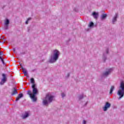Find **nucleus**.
<instances>
[{"mask_svg": "<svg viewBox=\"0 0 124 124\" xmlns=\"http://www.w3.org/2000/svg\"><path fill=\"white\" fill-rule=\"evenodd\" d=\"M32 93L31 94V91L29 90L27 91V94L30 96V97L31 98L33 102H36L37 101V98L35 96L36 94H38V89L35 87V85H33L32 86Z\"/></svg>", "mask_w": 124, "mask_h": 124, "instance_id": "obj_1", "label": "nucleus"}, {"mask_svg": "<svg viewBox=\"0 0 124 124\" xmlns=\"http://www.w3.org/2000/svg\"><path fill=\"white\" fill-rule=\"evenodd\" d=\"M60 51L55 49L53 50V53L51 55L50 59L49 60V62L50 63H54L56 62L59 60V57H60Z\"/></svg>", "mask_w": 124, "mask_h": 124, "instance_id": "obj_2", "label": "nucleus"}, {"mask_svg": "<svg viewBox=\"0 0 124 124\" xmlns=\"http://www.w3.org/2000/svg\"><path fill=\"white\" fill-rule=\"evenodd\" d=\"M55 96L54 95H51V94H47L43 100V104L45 106H48L50 103H52L54 100V98Z\"/></svg>", "mask_w": 124, "mask_h": 124, "instance_id": "obj_3", "label": "nucleus"}, {"mask_svg": "<svg viewBox=\"0 0 124 124\" xmlns=\"http://www.w3.org/2000/svg\"><path fill=\"white\" fill-rule=\"evenodd\" d=\"M117 94L119 95L118 100L122 99L124 96V81H121L119 86V89L117 92Z\"/></svg>", "mask_w": 124, "mask_h": 124, "instance_id": "obj_4", "label": "nucleus"}, {"mask_svg": "<svg viewBox=\"0 0 124 124\" xmlns=\"http://www.w3.org/2000/svg\"><path fill=\"white\" fill-rule=\"evenodd\" d=\"M2 78L0 82V85H3L5 82L7 80V78L6 77V75L5 74H2Z\"/></svg>", "mask_w": 124, "mask_h": 124, "instance_id": "obj_5", "label": "nucleus"}, {"mask_svg": "<svg viewBox=\"0 0 124 124\" xmlns=\"http://www.w3.org/2000/svg\"><path fill=\"white\" fill-rule=\"evenodd\" d=\"M110 107H111V104L109 102H107L104 107H103V111L104 112H106V111H107V110H108Z\"/></svg>", "mask_w": 124, "mask_h": 124, "instance_id": "obj_6", "label": "nucleus"}, {"mask_svg": "<svg viewBox=\"0 0 124 124\" xmlns=\"http://www.w3.org/2000/svg\"><path fill=\"white\" fill-rule=\"evenodd\" d=\"M119 17V14L118 13H115L114 17L112 18L111 20L112 23L113 25H115V23L116 22H117L118 18Z\"/></svg>", "mask_w": 124, "mask_h": 124, "instance_id": "obj_7", "label": "nucleus"}, {"mask_svg": "<svg viewBox=\"0 0 124 124\" xmlns=\"http://www.w3.org/2000/svg\"><path fill=\"white\" fill-rule=\"evenodd\" d=\"M112 70H113L112 69H109L108 71L105 72L104 73L102 74V77H104V76H106L107 77L111 72H112Z\"/></svg>", "mask_w": 124, "mask_h": 124, "instance_id": "obj_8", "label": "nucleus"}, {"mask_svg": "<svg viewBox=\"0 0 124 124\" xmlns=\"http://www.w3.org/2000/svg\"><path fill=\"white\" fill-rule=\"evenodd\" d=\"M18 92L17 91V87H13L12 90L11 95H15V94H17Z\"/></svg>", "mask_w": 124, "mask_h": 124, "instance_id": "obj_9", "label": "nucleus"}, {"mask_svg": "<svg viewBox=\"0 0 124 124\" xmlns=\"http://www.w3.org/2000/svg\"><path fill=\"white\" fill-rule=\"evenodd\" d=\"M24 97V94L22 93H19L18 96L16 98V101H18L20 98Z\"/></svg>", "mask_w": 124, "mask_h": 124, "instance_id": "obj_10", "label": "nucleus"}, {"mask_svg": "<svg viewBox=\"0 0 124 124\" xmlns=\"http://www.w3.org/2000/svg\"><path fill=\"white\" fill-rule=\"evenodd\" d=\"M30 116V113L28 111H26L24 115H22V119H25L28 118Z\"/></svg>", "mask_w": 124, "mask_h": 124, "instance_id": "obj_11", "label": "nucleus"}, {"mask_svg": "<svg viewBox=\"0 0 124 124\" xmlns=\"http://www.w3.org/2000/svg\"><path fill=\"white\" fill-rule=\"evenodd\" d=\"M92 16L94 19H97V18H98V13L93 12L92 14Z\"/></svg>", "mask_w": 124, "mask_h": 124, "instance_id": "obj_12", "label": "nucleus"}, {"mask_svg": "<svg viewBox=\"0 0 124 124\" xmlns=\"http://www.w3.org/2000/svg\"><path fill=\"white\" fill-rule=\"evenodd\" d=\"M2 55H3V52L0 51V60L2 62L3 64H5V63H4V61L3 60V58L1 57V56H2Z\"/></svg>", "mask_w": 124, "mask_h": 124, "instance_id": "obj_13", "label": "nucleus"}, {"mask_svg": "<svg viewBox=\"0 0 124 124\" xmlns=\"http://www.w3.org/2000/svg\"><path fill=\"white\" fill-rule=\"evenodd\" d=\"M106 18H107V14H103L101 16V21L105 20Z\"/></svg>", "mask_w": 124, "mask_h": 124, "instance_id": "obj_14", "label": "nucleus"}, {"mask_svg": "<svg viewBox=\"0 0 124 124\" xmlns=\"http://www.w3.org/2000/svg\"><path fill=\"white\" fill-rule=\"evenodd\" d=\"M31 81V84H32V86H31V87H32V85H35V87L36 88V89H37V87H36V84H35L34 83H35V81H34V78H31L30 80Z\"/></svg>", "mask_w": 124, "mask_h": 124, "instance_id": "obj_15", "label": "nucleus"}, {"mask_svg": "<svg viewBox=\"0 0 124 124\" xmlns=\"http://www.w3.org/2000/svg\"><path fill=\"white\" fill-rule=\"evenodd\" d=\"M102 60L104 62H106V60H107V55H106L105 53H103Z\"/></svg>", "mask_w": 124, "mask_h": 124, "instance_id": "obj_16", "label": "nucleus"}, {"mask_svg": "<svg viewBox=\"0 0 124 124\" xmlns=\"http://www.w3.org/2000/svg\"><path fill=\"white\" fill-rule=\"evenodd\" d=\"M86 95H84V94H80L78 96V98L79 100H82Z\"/></svg>", "mask_w": 124, "mask_h": 124, "instance_id": "obj_17", "label": "nucleus"}, {"mask_svg": "<svg viewBox=\"0 0 124 124\" xmlns=\"http://www.w3.org/2000/svg\"><path fill=\"white\" fill-rule=\"evenodd\" d=\"M10 23V21H9V19H6L5 21L4 25L9 26Z\"/></svg>", "mask_w": 124, "mask_h": 124, "instance_id": "obj_18", "label": "nucleus"}, {"mask_svg": "<svg viewBox=\"0 0 124 124\" xmlns=\"http://www.w3.org/2000/svg\"><path fill=\"white\" fill-rule=\"evenodd\" d=\"M115 90V86H112L110 88V91H109V93L111 94L113 93V91Z\"/></svg>", "mask_w": 124, "mask_h": 124, "instance_id": "obj_19", "label": "nucleus"}, {"mask_svg": "<svg viewBox=\"0 0 124 124\" xmlns=\"http://www.w3.org/2000/svg\"><path fill=\"white\" fill-rule=\"evenodd\" d=\"M25 76H28V71L26 70V69H23L22 70Z\"/></svg>", "mask_w": 124, "mask_h": 124, "instance_id": "obj_20", "label": "nucleus"}, {"mask_svg": "<svg viewBox=\"0 0 124 124\" xmlns=\"http://www.w3.org/2000/svg\"><path fill=\"white\" fill-rule=\"evenodd\" d=\"M93 26H94V24L93 22H90L89 25V28H93Z\"/></svg>", "mask_w": 124, "mask_h": 124, "instance_id": "obj_21", "label": "nucleus"}, {"mask_svg": "<svg viewBox=\"0 0 124 124\" xmlns=\"http://www.w3.org/2000/svg\"><path fill=\"white\" fill-rule=\"evenodd\" d=\"M31 17H29L28 19H27V21H26L25 22V24L26 25H28V24H29V21H31Z\"/></svg>", "mask_w": 124, "mask_h": 124, "instance_id": "obj_22", "label": "nucleus"}, {"mask_svg": "<svg viewBox=\"0 0 124 124\" xmlns=\"http://www.w3.org/2000/svg\"><path fill=\"white\" fill-rule=\"evenodd\" d=\"M8 27H9V25H5L4 26V30H8Z\"/></svg>", "mask_w": 124, "mask_h": 124, "instance_id": "obj_23", "label": "nucleus"}, {"mask_svg": "<svg viewBox=\"0 0 124 124\" xmlns=\"http://www.w3.org/2000/svg\"><path fill=\"white\" fill-rule=\"evenodd\" d=\"M61 95L62 98H63V97H65L66 95L65 93H62Z\"/></svg>", "mask_w": 124, "mask_h": 124, "instance_id": "obj_24", "label": "nucleus"}, {"mask_svg": "<svg viewBox=\"0 0 124 124\" xmlns=\"http://www.w3.org/2000/svg\"><path fill=\"white\" fill-rule=\"evenodd\" d=\"M106 54H109V48H107L106 50Z\"/></svg>", "mask_w": 124, "mask_h": 124, "instance_id": "obj_25", "label": "nucleus"}, {"mask_svg": "<svg viewBox=\"0 0 124 124\" xmlns=\"http://www.w3.org/2000/svg\"><path fill=\"white\" fill-rule=\"evenodd\" d=\"M1 42L2 43H5V40H2L1 41Z\"/></svg>", "mask_w": 124, "mask_h": 124, "instance_id": "obj_26", "label": "nucleus"}, {"mask_svg": "<svg viewBox=\"0 0 124 124\" xmlns=\"http://www.w3.org/2000/svg\"><path fill=\"white\" fill-rule=\"evenodd\" d=\"M83 124H87V122L85 120H83Z\"/></svg>", "mask_w": 124, "mask_h": 124, "instance_id": "obj_27", "label": "nucleus"}, {"mask_svg": "<svg viewBox=\"0 0 124 124\" xmlns=\"http://www.w3.org/2000/svg\"><path fill=\"white\" fill-rule=\"evenodd\" d=\"M69 76H70V73H68L66 77H67L68 78V77H69Z\"/></svg>", "mask_w": 124, "mask_h": 124, "instance_id": "obj_28", "label": "nucleus"}, {"mask_svg": "<svg viewBox=\"0 0 124 124\" xmlns=\"http://www.w3.org/2000/svg\"><path fill=\"white\" fill-rule=\"evenodd\" d=\"M20 66H21V69H22V70H23V69H25V68H24V67L22 66V65H20Z\"/></svg>", "mask_w": 124, "mask_h": 124, "instance_id": "obj_29", "label": "nucleus"}, {"mask_svg": "<svg viewBox=\"0 0 124 124\" xmlns=\"http://www.w3.org/2000/svg\"><path fill=\"white\" fill-rule=\"evenodd\" d=\"M13 51H14V53H15V52H16V49L14 48Z\"/></svg>", "mask_w": 124, "mask_h": 124, "instance_id": "obj_30", "label": "nucleus"}, {"mask_svg": "<svg viewBox=\"0 0 124 124\" xmlns=\"http://www.w3.org/2000/svg\"><path fill=\"white\" fill-rule=\"evenodd\" d=\"M30 31V28H28V31L29 32V31Z\"/></svg>", "mask_w": 124, "mask_h": 124, "instance_id": "obj_31", "label": "nucleus"}, {"mask_svg": "<svg viewBox=\"0 0 124 124\" xmlns=\"http://www.w3.org/2000/svg\"><path fill=\"white\" fill-rule=\"evenodd\" d=\"M35 70V69H33L32 70V71L33 72H34V71Z\"/></svg>", "mask_w": 124, "mask_h": 124, "instance_id": "obj_32", "label": "nucleus"}, {"mask_svg": "<svg viewBox=\"0 0 124 124\" xmlns=\"http://www.w3.org/2000/svg\"><path fill=\"white\" fill-rule=\"evenodd\" d=\"M87 104H88V102H86V103H85V105H86Z\"/></svg>", "mask_w": 124, "mask_h": 124, "instance_id": "obj_33", "label": "nucleus"}, {"mask_svg": "<svg viewBox=\"0 0 124 124\" xmlns=\"http://www.w3.org/2000/svg\"><path fill=\"white\" fill-rule=\"evenodd\" d=\"M21 54H23L24 55V54H25V53H21Z\"/></svg>", "mask_w": 124, "mask_h": 124, "instance_id": "obj_34", "label": "nucleus"}]
</instances>
